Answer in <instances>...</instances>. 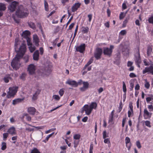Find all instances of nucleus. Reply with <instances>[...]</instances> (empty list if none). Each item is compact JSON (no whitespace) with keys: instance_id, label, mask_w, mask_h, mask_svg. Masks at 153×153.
<instances>
[{"instance_id":"c756f323","label":"nucleus","mask_w":153,"mask_h":153,"mask_svg":"<svg viewBox=\"0 0 153 153\" xmlns=\"http://www.w3.org/2000/svg\"><path fill=\"white\" fill-rule=\"evenodd\" d=\"M30 153H41L37 148H34L31 150Z\"/></svg>"},{"instance_id":"4be33fe9","label":"nucleus","mask_w":153,"mask_h":153,"mask_svg":"<svg viewBox=\"0 0 153 153\" xmlns=\"http://www.w3.org/2000/svg\"><path fill=\"white\" fill-rule=\"evenodd\" d=\"M40 90L39 89H37L36 91L35 94L33 95L32 100H36L37 98V96L40 93Z\"/></svg>"},{"instance_id":"69168bd1","label":"nucleus","mask_w":153,"mask_h":153,"mask_svg":"<svg viewBox=\"0 0 153 153\" xmlns=\"http://www.w3.org/2000/svg\"><path fill=\"white\" fill-rule=\"evenodd\" d=\"M140 89V86L138 84H137L135 86V89L136 90H138Z\"/></svg>"},{"instance_id":"c03bdc74","label":"nucleus","mask_w":153,"mask_h":153,"mask_svg":"<svg viewBox=\"0 0 153 153\" xmlns=\"http://www.w3.org/2000/svg\"><path fill=\"white\" fill-rule=\"evenodd\" d=\"M25 115L26 117V119L27 120L30 121L31 120V117L29 116L28 114H26Z\"/></svg>"},{"instance_id":"412c9836","label":"nucleus","mask_w":153,"mask_h":153,"mask_svg":"<svg viewBox=\"0 0 153 153\" xmlns=\"http://www.w3.org/2000/svg\"><path fill=\"white\" fill-rule=\"evenodd\" d=\"M30 34V31L26 30L23 32L22 35L23 37L26 38L27 39L29 38L28 36Z\"/></svg>"},{"instance_id":"b1692460","label":"nucleus","mask_w":153,"mask_h":153,"mask_svg":"<svg viewBox=\"0 0 153 153\" xmlns=\"http://www.w3.org/2000/svg\"><path fill=\"white\" fill-rule=\"evenodd\" d=\"M89 105L90 108L92 111L93 109H96L97 106V104L96 102H92L91 104Z\"/></svg>"},{"instance_id":"0e129e2a","label":"nucleus","mask_w":153,"mask_h":153,"mask_svg":"<svg viewBox=\"0 0 153 153\" xmlns=\"http://www.w3.org/2000/svg\"><path fill=\"white\" fill-rule=\"evenodd\" d=\"M75 25V23H72L69 26V29L71 30L74 27Z\"/></svg>"},{"instance_id":"3c124183","label":"nucleus","mask_w":153,"mask_h":153,"mask_svg":"<svg viewBox=\"0 0 153 153\" xmlns=\"http://www.w3.org/2000/svg\"><path fill=\"white\" fill-rule=\"evenodd\" d=\"M133 114V111H131L130 110H128V117H131V114Z\"/></svg>"},{"instance_id":"49530a36","label":"nucleus","mask_w":153,"mask_h":153,"mask_svg":"<svg viewBox=\"0 0 153 153\" xmlns=\"http://www.w3.org/2000/svg\"><path fill=\"white\" fill-rule=\"evenodd\" d=\"M24 59L25 62L26 63L28 61L29 59V56H25L24 57Z\"/></svg>"},{"instance_id":"c9c22d12","label":"nucleus","mask_w":153,"mask_h":153,"mask_svg":"<svg viewBox=\"0 0 153 153\" xmlns=\"http://www.w3.org/2000/svg\"><path fill=\"white\" fill-rule=\"evenodd\" d=\"M8 133H5L3 134V140H6L8 137Z\"/></svg>"},{"instance_id":"f8f14e48","label":"nucleus","mask_w":153,"mask_h":153,"mask_svg":"<svg viewBox=\"0 0 153 153\" xmlns=\"http://www.w3.org/2000/svg\"><path fill=\"white\" fill-rule=\"evenodd\" d=\"M83 86L79 88L80 90L82 92L85 91L89 88V84L88 82H82Z\"/></svg>"},{"instance_id":"bb28decb","label":"nucleus","mask_w":153,"mask_h":153,"mask_svg":"<svg viewBox=\"0 0 153 153\" xmlns=\"http://www.w3.org/2000/svg\"><path fill=\"white\" fill-rule=\"evenodd\" d=\"M6 9V5L5 4L0 3V10L4 11Z\"/></svg>"},{"instance_id":"f03ea898","label":"nucleus","mask_w":153,"mask_h":153,"mask_svg":"<svg viewBox=\"0 0 153 153\" xmlns=\"http://www.w3.org/2000/svg\"><path fill=\"white\" fill-rule=\"evenodd\" d=\"M29 12L28 9L25 8L22 5H19L16 12V15L20 18H24L27 16Z\"/></svg>"},{"instance_id":"393cba45","label":"nucleus","mask_w":153,"mask_h":153,"mask_svg":"<svg viewBox=\"0 0 153 153\" xmlns=\"http://www.w3.org/2000/svg\"><path fill=\"white\" fill-rule=\"evenodd\" d=\"M89 30L87 27L82 26L81 27V31L83 33H87Z\"/></svg>"},{"instance_id":"aec40b11","label":"nucleus","mask_w":153,"mask_h":153,"mask_svg":"<svg viewBox=\"0 0 153 153\" xmlns=\"http://www.w3.org/2000/svg\"><path fill=\"white\" fill-rule=\"evenodd\" d=\"M27 111L30 114L33 115L35 114L36 109L34 107H30L28 108Z\"/></svg>"},{"instance_id":"6e6552de","label":"nucleus","mask_w":153,"mask_h":153,"mask_svg":"<svg viewBox=\"0 0 153 153\" xmlns=\"http://www.w3.org/2000/svg\"><path fill=\"white\" fill-rule=\"evenodd\" d=\"M19 4L18 2L14 1L11 3L8 8L11 12H13L15 10L17 6L19 5Z\"/></svg>"},{"instance_id":"4d7b16f0","label":"nucleus","mask_w":153,"mask_h":153,"mask_svg":"<svg viewBox=\"0 0 153 153\" xmlns=\"http://www.w3.org/2000/svg\"><path fill=\"white\" fill-rule=\"evenodd\" d=\"M120 33L122 35H124L126 33V30H122L120 32Z\"/></svg>"},{"instance_id":"39448f33","label":"nucleus","mask_w":153,"mask_h":153,"mask_svg":"<svg viewBox=\"0 0 153 153\" xmlns=\"http://www.w3.org/2000/svg\"><path fill=\"white\" fill-rule=\"evenodd\" d=\"M134 60L136 65L138 67H140V64L141 63V60L139 48H138L137 53L134 55Z\"/></svg>"},{"instance_id":"680f3d73","label":"nucleus","mask_w":153,"mask_h":153,"mask_svg":"<svg viewBox=\"0 0 153 153\" xmlns=\"http://www.w3.org/2000/svg\"><path fill=\"white\" fill-rule=\"evenodd\" d=\"M69 0H61V3L63 5H65L66 3L69 2Z\"/></svg>"},{"instance_id":"8fccbe9b","label":"nucleus","mask_w":153,"mask_h":153,"mask_svg":"<svg viewBox=\"0 0 153 153\" xmlns=\"http://www.w3.org/2000/svg\"><path fill=\"white\" fill-rule=\"evenodd\" d=\"M133 103L132 102H130L129 104V110L131 111H133V106L132 105Z\"/></svg>"},{"instance_id":"338daca9","label":"nucleus","mask_w":153,"mask_h":153,"mask_svg":"<svg viewBox=\"0 0 153 153\" xmlns=\"http://www.w3.org/2000/svg\"><path fill=\"white\" fill-rule=\"evenodd\" d=\"M9 77H5L4 78V81L6 83H7L9 82Z\"/></svg>"},{"instance_id":"6ab92c4d","label":"nucleus","mask_w":153,"mask_h":153,"mask_svg":"<svg viewBox=\"0 0 153 153\" xmlns=\"http://www.w3.org/2000/svg\"><path fill=\"white\" fill-rule=\"evenodd\" d=\"M33 59L34 60L38 61L39 59V53L38 50H36L33 55Z\"/></svg>"},{"instance_id":"7ed1b4c3","label":"nucleus","mask_w":153,"mask_h":153,"mask_svg":"<svg viewBox=\"0 0 153 153\" xmlns=\"http://www.w3.org/2000/svg\"><path fill=\"white\" fill-rule=\"evenodd\" d=\"M18 88L17 87H10L9 91L8 92L6 97L8 98L13 97L17 93Z\"/></svg>"},{"instance_id":"a878e982","label":"nucleus","mask_w":153,"mask_h":153,"mask_svg":"<svg viewBox=\"0 0 153 153\" xmlns=\"http://www.w3.org/2000/svg\"><path fill=\"white\" fill-rule=\"evenodd\" d=\"M93 59L92 58H91L84 67L83 70H85L86 69L87 67L93 62Z\"/></svg>"},{"instance_id":"052dcab7","label":"nucleus","mask_w":153,"mask_h":153,"mask_svg":"<svg viewBox=\"0 0 153 153\" xmlns=\"http://www.w3.org/2000/svg\"><path fill=\"white\" fill-rule=\"evenodd\" d=\"M148 108L149 109L150 111H153V106L152 105H148Z\"/></svg>"},{"instance_id":"37998d69","label":"nucleus","mask_w":153,"mask_h":153,"mask_svg":"<svg viewBox=\"0 0 153 153\" xmlns=\"http://www.w3.org/2000/svg\"><path fill=\"white\" fill-rule=\"evenodd\" d=\"M78 25H77L76 27V28H75V30L73 39H74V38L76 36V35L77 32V31L78 30Z\"/></svg>"},{"instance_id":"864d4df0","label":"nucleus","mask_w":153,"mask_h":153,"mask_svg":"<svg viewBox=\"0 0 153 153\" xmlns=\"http://www.w3.org/2000/svg\"><path fill=\"white\" fill-rule=\"evenodd\" d=\"M26 76V74L25 73H23L21 75L20 77V78L24 80L25 79V78Z\"/></svg>"},{"instance_id":"5fc2aeb1","label":"nucleus","mask_w":153,"mask_h":153,"mask_svg":"<svg viewBox=\"0 0 153 153\" xmlns=\"http://www.w3.org/2000/svg\"><path fill=\"white\" fill-rule=\"evenodd\" d=\"M27 39V44L28 45H32V44L30 42V39L29 38H28Z\"/></svg>"},{"instance_id":"ea45409f","label":"nucleus","mask_w":153,"mask_h":153,"mask_svg":"<svg viewBox=\"0 0 153 153\" xmlns=\"http://www.w3.org/2000/svg\"><path fill=\"white\" fill-rule=\"evenodd\" d=\"M136 145L138 148L140 149L142 147V146L140 144V142L138 140L136 141Z\"/></svg>"},{"instance_id":"f3484780","label":"nucleus","mask_w":153,"mask_h":153,"mask_svg":"<svg viewBox=\"0 0 153 153\" xmlns=\"http://www.w3.org/2000/svg\"><path fill=\"white\" fill-rule=\"evenodd\" d=\"M7 132L11 135H15L16 134L15 128L13 126H12L9 128L8 129Z\"/></svg>"},{"instance_id":"774afa93","label":"nucleus","mask_w":153,"mask_h":153,"mask_svg":"<svg viewBox=\"0 0 153 153\" xmlns=\"http://www.w3.org/2000/svg\"><path fill=\"white\" fill-rule=\"evenodd\" d=\"M146 102L148 103L152 100V97H147L146 98Z\"/></svg>"},{"instance_id":"1a4fd4ad","label":"nucleus","mask_w":153,"mask_h":153,"mask_svg":"<svg viewBox=\"0 0 153 153\" xmlns=\"http://www.w3.org/2000/svg\"><path fill=\"white\" fill-rule=\"evenodd\" d=\"M82 112L85 111V114L87 115H89L92 112V110L90 108L89 105L88 104L85 105L82 108Z\"/></svg>"},{"instance_id":"2eb2a0df","label":"nucleus","mask_w":153,"mask_h":153,"mask_svg":"<svg viewBox=\"0 0 153 153\" xmlns=\"http://www.w3.org/2000/svg\"><path fill=\"white\" fill-rule=\"evenodd\" d=\"M125 143L126 146L128 150H130L131 146V143L130 142V140L128 137H126L125 138Z\"/></svg>"},{"instance_id":"6e6d98bb","label":"nucleus","mask_w":153,"mask_h":153,"mask_svg":"<svg viewBox=\"0 0 153 153\" xmlns=\"http://www.w3.org/2000/svg\"><path fill=\"white\" fill-rule=\"evenodd\" d=\"M127 8V6L126 4V3H123V4H122V10H124L126 9Z\"/></svg>"},{"instance_id":"58836bf2","label":"nucleus","mask_w":153,"mask_h":153,"mask_svg":"<svg viewBox=\"0 0 153 153\" xmlns=\"http://www.w3.org/2000/svg\"><path fill=\"white\" fill-rule=\"evenodd\" d=\"M81 137L79 134H75L74 136V138L75 140H79Z\"/></svg>"},{"instance_id":"20e7f679","label":"nucleus","mask_w":153,"mask_h":153,"mask_svg":"<svg viewBox=\"0 0 153 153\" xmlns=\"http://www.w3.org/2000/svg\"><path fill=\"white\" fill-rule=\"evenodd\" d=\"M114 48V46L113 45H110L109 48L108 47L104 48L103 50L104 54L108 56L109 57H110L112 55L113 50Z\"/></svg>"},{"instance_id":"13d9d810","label":"nucleus","mask_w":153,"mask_h":153,"mask_svg":"<svg viewBox=\"0 0 153 153\" xmlns=\"http://www.w3.org/2000/svg\"><path fill=\"white\" fill-rule=\"evenodd\" d=\"M129 76L131 78H134L136 77V75L133 73H131L130 74Z\"/></svg>"},{"instance_id":"bf43d9fd","label":"nucleus","mask_w":153,"mask_h":153,"mask_svg":"<svg viewBox=\"0 0 153 153\" xmlns=\"http://www.w3.org/2000/svg\"><path fill=\"white\" fill-rule=\"evenodd\" d=\"M106 132L105 131H103V137L104 139H105L106 137H108V136L106 135Z\"/></svg>"},{"instance_id":"dca6fc26","label":"nucleus","mask_w":153,"mask_h":153,"mask_svg":"<svg viewBox=\"0 0 153 153\" xmlns=\"http://www.w3.org/2000/svg\"><path fill=\"white\" fill-rule=\"evenodd\" d=\"M33 42L34 43L35 45L38 46L39 45V39L37 35L35 34L33 35Z\"/></svg>"},{"instance_id":"a19ab883","label":"nucleus","mask_w":153,"mask_h":153,"mask_svg":"<svg viewBox=\"0 0 153 153\" xmlns=\"http://www.w3.org/2000/svg\"><path fill=\"white\" fill-rule=\"evenodd\" d=\"M152 51V49L150 47L148 48L147 50V54L148 56H149Z\"/></svg>"},{"instance_id":"e433bc0d","label":"nucleus","mask_w":153,"mask_h":153,"mask_svg":"<svg viewBox=\"0 0 153 153\" xmlns=\"http://www.w3.org/2000/svg\"><path fill=\"white\" fill-rule=\"evenodd\" d=\"M123 91L124 93H126V84H125V82L123 81Z\"/></svg>"},{"instance_id":"cd10ccee","label":"nucleus","mask_w":153,"mask_h":153,"mask_svg":"<svg viewBox=\"0 0 153 153\" xmlns=\"http://www.w3.org/2000/svg\"><path fill=\"white\" fill-rule=\"evenodd\" d=\"M44 5L45 10L47 11H48L49 10L48 5L46 0H44Z\"/></svg>"},{"instance_id":"2f4dec72","label":"nucleus","mask_w":153,"mask_h":153,"mask_svg":"<svg viewBox=\"0 0 153 153\" xmlns=\"http://www.w3.org/2000/svg\"><path fill=\"white\" fill-rule=\"evenodd\" d=\"M64 88H62L60 89L59 91V93L60 95L62 97V96L65 92Z\"/></svg>"},{"instance_id":"e2e57ef3","label":"nucleus","mask_w":153,"mask_h":153,"mask_svg":"<svg viewBox=\"0 0 153 153\" xmlns=\"http://www.w3.org/2000/svg\"><path fill=\"white\" fill-rule=\"evenodd\" d=\"M92 15L91 14H89L88 15V18L89 21L90 22L92 19Z\"/></svg>"},{"instance_id":"09e8293b","label":"nucleus","mask_w":153,"mask_h":153,"mask_svg":"<svg viewBox=\"0 0 153 153\" xmlns=\"http://www.w3.org/2000/svg\"><path fill=\"white\" fill-rule=\"evenodd\" d=\"M130 90H132L133 89V88L134 87V83L133 82H130Z\"/></svg>"},{"instance_id":"4c0bfd02","label":"nucleus","mask_w":153,"mask_h":153,"mask_svg":"<svg viewBox=\"0 0 153 153\" xmlns=\"http://www.w3.org/2000/svg\"><path fill=\"white\" fill-rule=\"evenodd\" d=\"M145 125L148 127L150 128L151 127L150 122L148 120H146L145 121Z\"/></svg>"},{"instance_id":"f257e3e1","label":"nucleus","mask_w":153,"mask_h":153,"mask_svg":"<svg viewBox=\"0 0 153 153\" xmlns=\"http://www.w3.org/2000/svg\"><path fill=\"white\" fill-rule=\"evenodd\" d=\"M19 42L18 40L15 39L14 48L16 51L17 52V53L11 63V66L13 69L16 70H17L19 68L20 65V60L26 51V45L24 43L21 45L19 51H16Z\"/></svg>"},{"instance_id":"f704fd0d","label":"nucleus","mask_w":153,"mask_h":153,"mask_svg":"<svg viewBox=\"0 0 153 153\" xmlns=\"http://www.w3.org/2000/svg\"><path fill=\"white\" fill-rule=\"evenodd\" d=\"M148 21L149 23L153 24V15L149 17Z\"/></svg>"},{"instance_id":"c85d7f7f","label":"nucleus","mask_w":153,"mask_h":153,"mask_svg":"<svg viewBox=\"0 0 153 153\" xmlns=\"http://www.w3.org/2000/svg\"><path fill=\"white\" fill-rule=\"evenodd\" d=\"M7 148L6 144L5 142H2L1 143V149L2 150H5Z\"/></svg>"},{"instance_id":"de8ad7c7","label":"nucleus","mask_w":153,"mask_h":153,"mask_svg":"<svg viewBox=\"0 0 153 153\" xmlns=\"http://www.w3.org/2000/svg\"><path fill=\"white\" fill-rule=\"evenodd\" d=\"M143 63H144V65L146 66H149V62L147 61V60L146 59H144L143 60Z\"/></svg>"},{"instance_id":"473e14b6","label":"nucleus","mask_w":153,"mask_h":153,"mask_svg":"<svg viewBox=\"0 0 153 153\" xmlns=\"http://www.w3.org/2000/svg\"><path fill=\"white\" fill-rule=\"evenodd\" d=\"M59 38H56L55 40H54L53 42H52V45L53 46H56L57 43L58 42L59 40Z\"/></svg>"},{"instance_id":"72a5a7b5","label":"nucleus","mask_w":153,"mask_h":153,"mask_svg":"<svg viewBox=\"0 0 153 153\" xmlns=\"http://www.w3.org/2000/svg\"><path fill=\"white\" fill-rule=\"evenodd\" d=\"M145 87L147 89H149L150 86V84L149 82H148L147 80H146L145 85Z\"/></svg>"},{"instance_id":"4468645a","label":"nucleus","mask_w":153,"mask_h":153,"mask_svg":"<svg viewBox=\"0 0 153 153\" xmlns=\"http://www.w3.org/2000/svg\"><path fill=\"white\" fill-rule=\"evenodd\" d=\"M65 83L75 87H76L78 86V83L75 80H69L66 81Z\"/></svg>"},{"instance_id":"9d476101","label":"nucleus","mask_w":153,"mask_h":153,"mask_svg":"<svg viewBox=\"0 0 153 153\" xmlns=\"http://www.w3.org/2000/svg\"><path fill=\"white\" fill-rule=\"evenodd\" d=\"M36 70V67L33 64H30L29 65L27 68V71L29 74H33L35 73Z\"/></svg>"},{"instance_id":"7c9ffc66","label":"nucleus","mask_w":153,"mask_h":153,"mask_svg":"<svg viewBox=\"0 0 153 153\" xmlns=\"http://www.w3.org/2000/svg\"><path fill=\"white\" fill-rule=\"evenodd\" d=\"M28 24L30 27L32 28H34L36 27V25L35 24L32 22H29L28 23Z\"/></svg>"},{"instance_id":"5701e85b","label":"nucleus","mask_w":153,"mask_h":153,"mask_svg":"<svg viewBox=\"0 0 153 153\" xmlns=\"http://www.w3.org/2000/svg\"><path fill=\"white\" fill-rule=\"evenodd\" d=\"M23 100V98L16 99L13 100L12 104L13 105H15L21 102Z\"/></svg>"},{"instance_id":"0eeeda50","label":"nucleus","mask_w":153,"mask_h":153,"mask_svg":"<svg viewBox=\"0 0 153 153\" xmlns=\"http://www.w3.org/2000/svg\"><path fill=\"white\" fill-rule=\"evenodd\" d=\"M143 74H145L147 73L153 75V64H151L148 67H146L143 70Z\"/></svg>"},{"instance_id":"ddd939ff","label":"nucleus","mask_w":153,"mask_h":153,"mask_svg":"<svg viewBox=\"0 0 153 153\" xmlns=\"http://www.w3.org/2000/svg\"><path fill=\"white\" fill-rule=\"evenodd\" d=\"M152 113H149L148 111L146 108L144 109L143 112V116L145 119H149L151 117Z\"/></svg>"},{"instance_id":"423d86ee","label":"nucleus","mask_w":153,"mask_h":153,"mask_svg":"<svg viewBox=\"0 0 153 153\" xmlns=\"http://www.w3.org/2000/svg\"><path fill=\"white\" fill-rule=\"evenodd\" d=\"M102 53V50L101 48H97L94 52V56L96 60L100 59Z\"/></svg>"},{"instance_id":"a211bd4d","label":"nucleus","mask_w":153,"mask_h":153,"mask_svg":"<svg viewBox=\"0 0 153 153\" xmlns=\"http://www.w3.org/2000/svg\"><path fill=\"white\" fill-rule=\"evenodd\" d=\"M81 5V3H75L71 7V11L72 12H74L76 11L79 8Z\"/></svg>"},{"instance_id":"9b49d317","label":"nucleus","mask_w":153,"mask_h":153,"mask_svg":"<svg viewBox=\"0 0 153 153\" xmlns=\"http://www.w3.org/2000/svg\"><path fill=\"white\" fill-rule=\"evenodd\" d=\"M85 44H81L80 45L77 46L76 47V51L79 52L81 53H83L85 50Z\"/></svg>"},{"instance_id":"79ce46f5","label":"nucleus","mask_w":153,"mask_h":153,"mask_svg":"<svg viewBox=\"0 0 153 153\" xmlns=\"http://www.w3.org/2000/svg\"><path fill=\"white\" fill-rule=\"evenodd\" d=\"M29 48L31 52H33L36 49L35 47L34 46H32V45L29 47Z\"/></svg>"},{"instance_id":"a18cd8bd","label":"nucleus","mask_w":153,"mask_h":153,"mask_svg":"<svg viewBox=\"0 0 153 153\" xmlns=\"http://www.w3.org/2000/svg\"><path fill=\"white\" fill-rule=\"evenodd\" d=\"M53 97L54 99L56 100H59L60 99V98L59 95H53Z\"/></svg>"},{"instance_id":"603ef678","label":"nucleus","mask_w":153,"mask_h":153,"mask_svg":"<svg viewBox=\"0 0 153 153\" xmlns=\"http://www.w3.org/2000/svg\"><path fill=\"white\" fill-rule=\"evenodd\" d=\"M123 108V105H122V102H121L120 103V106L119 108V112H120L122 110Z\"/></svg>"}]
</instances>
